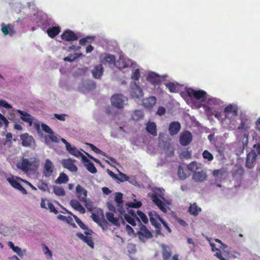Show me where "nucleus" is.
<instances>
[{
	"instance_id": "nucleus-1",
	"label": "nucleus",
	"mask_w": 260,
	"mask_h": 260,
	"mask_svg": "<svg viewBox=\"0 0 260 260\" xmlns=\"http://www.w3.org/2000/svg\"><path fill=\"white\" fill-rule=\"evenodd\" d=\"M238 111V106L235 103L230 104L224 108L222 124L226 126L228 129H233L237 124Z\"/></svg>"
},
{
	"instance_id": "nucleus-2",
	"label": "nucleus",
	"mask_w": 260,
	"mask_h": 260,
	"mask_svg": "<svg viewBox=\"0 0 260 260\" xmlns=\"http://www.w3.org/2000/svg\"><path fill=\"white\" fill-rule=\"evenodd\" d=\"M240 123L237 127V130L243 133L244 139L243 140V147L247 145L248 141L249 130L250 129L252 121L249 115L245 112H241L239 115Z\"/></svg>"
},
{
	"instance_id": "nucleus-3",
	"label": "nucleus",
	"mask_w": 260,
	"mask_h": 260,
	"mask_svg": "<svg viewBox=\"0 0 260 260\" xmlns=\"http://www.w3.org/2000/svg\"><path fill=\"white\" fill-rule=\"evenodd\" d=\"M164 195V189L160 188H155L153 190L151 199L161 211L166 213L167 211L168 205L171 204V202L165 199Z\"/></svg>"
},
{
	"instance_id": "nucleus-4",
	"label": "nucleus",
	"mask_w": 260,
	"mask_h": 260,
	"mask_svg": "<svg viewBox=\"0 0 260 260\" xmlns=\"http://www.w3.org/2000/svg\"><path fill=\"white\" fill-rule=\"evenodd\" d=\"M186 91L192 99L196 100L203 105H205L208 96L206 91L203 90H196L191 88H187Z\"/></svg>"
},
{
	"instance_id": "nucleus-5",
	"label": "nucleus",
	"mask_w": 260,
	"mask_h": 260,
	"mask_svg": "<svg viewBox=\"0 0 260 260\" xmlns=\"http://www.w3.org/2000/svg\"><path fill=\"white\" fill-rule=\"evenodd\" d=\"M112 105L116 109H123L127 105L128 98L122 94H115L111 98Z\"/></svg>"
},
{
	"instance_id": "nucleus-6",
	"label": "nucleus",
	"mask_w": 260,
	"mask_h": 260,
	"mask_svg": "<svg viewBox=\"0 0 260 260\" xmlns=\"http://www.w3.org/2000/svg\"><path fill=\"white\" fill-rule=\"evenodd\" d=\"M115 67L120 70H123L127 68H135L138 67V64L123 55H120L119 59L116 62Z\"/></svg>"
},
{
	"instance_id": "nucleus-7",
	"label": "nucleus",
	"mask_w": 260,
	"mask_h": 260,
	"mask_svg": "<svg viewBox=\"0 0 260 260\" xmlns=\"http://www.w3.org/2000/svg\"><path fill=\"white\" fill-rule=\"evenodd\" d=\"M7 181L15 189L18 190L23 194H26L27 193L26 190L21 185L20 183L24 181L19 177L10 175L6 177Z\"/></svg>"
},
{
	"instance_id": "nucleus-8",
	"label": "nucleus",
	"mask_w": 260,
	"mask_h": 260,
	"mask_svg": "<svg viewBox=\"0 0 260 260\" xmlns=\"http://www.w3.org/2000/svg\"><path fill=\"white\" fill-rule=\"evenodd\" d=\"M36 158L35 157L23 158L21 162L17 163V167L24 172H27L31 169L32 167L36 166Z\"/></svg>"
},
{
	"instance_id": "nucleus-9",
	"label": "nucleus",
	"mask_w": 260,
	"mask_h": 260,
	"mask_svg": "<svg viewBox=\"0 0 260 260\" xmlns=\"http://www.w3.org/2000/svg\"><path fill=\"white\" fill-rule=\"evenodd\" d=\"M130 94L133 99H140L144 96L142 89L136 81H133L130 84Z\"/></svg>"
},
{
	"instance_id": "nucleus-10",
	"label": "nucleus",
	"mask_w": 260,
	"mask_h": 260,
	"mask_svg": "<svg viewBox=\"0 0 260 260\" xmlns=\"http://www.w3.org/2000/svg\"><path fill=\"white\" fill-rule=\"evenodd\" d=\"M101 62L108 67L113 68L115 66V57L114 55L109 53H103L100 57Z\"/></svg>"
},
{
	"instance_id": "nucleus-11",
	"label": "nucleus",
	"mask_w": 260,
	"mask_h": 260,
	"mask_svg": "<svg viewBox=\"0 0 260 260\" xmlns=\"http://www.w3.org/2000/svg\"><path fill=\"white\" fill-rule=\"evenodd\" d=\"M140 230L138 232V235L140 240L144 242L147 239L152 237L151 233L147 229L146 226L140 223Z\"/></svg>"
},
{
	"instance_id": "nucleus-12",
	"label": "nucleus",
	"mask_w": 260,
	"mask_h": 260,
	"mask_svg": "<svg viewBox=\"0 0 260 260\" xmlns=\"http://www.w3.org/2000/svg\"><path fill=\"white\" fill-rule=\"evenodd\" d=\"M92 233V231L88 230V231H85L84 232V234L85 235L82 233H78L77 236L79 239L85 242L90 247L93 248L94 243L90 236Z\"/></svg>"
},
{
	"instance_id": "nucleus-13",
	"label": "nucleus",
	"mask_w": 260,
	"mask_h": 260,
	"mask_svg": "<svg viewBox=\"0 0 260 260\" xmlns=\"http://www.w3.org/2000/svg\"><path fill=\"white\" fill-rule=\"evenodd\" d=\"M223 105V102L219 99L213 98L208 95L205 106L209 108H218Z\"/></svg>"
},
{
	"instance_id": "nucleus-14",
	"label": "nucleus",
	"mask_w": 260,
	"mask_h": 260,
	"mask_svg": "<svg viewBox=\"0 0 260 260\" xmlns=\"http://www.w3.org/2000/svg\"><path fill=\"white\" fill-rule=\"evenodd\" d=\"M167 77V75L160 76L154 72H150L147 76V80L153 85H157L159 84Z\"/></svg>"
},
{
	"instance_id": "nucleus-15",
	"label": "nucleus",
	"mask_w": 260,
	"mask_h": 260,
	"mask_svg": "<svg viewBox=\"0 0 260 260\" xmlns=\"http://www.w3.org/2000/svg\"><path fill=\"white\" fill-rule=\"evenodd\" d=\"M1 29L3 34L4 37H6L8 35L10 37H12L15 33L14 25L12 24H5L3 22L1 24Z\"/></svg>"
},
{
	"instance_id": "nucleus-16",
	"label": "nucleus",
	"mask_w": 260,
	"mask_h": 260,
	"mask_svg": "<svg viewBox=\"0 0 260 260\" xmlns=\"http://www.w3.org/2000/svg\"><path fill=\"white\" fill-rule=\"evenodd\" d=\"M207 174L202 168L199 169L192 174V179L196 182H202L206 180Z\"/></svg>"
},
{
	"instance_id": "nucleus-17",
	"label": "nucleus",
	"mask_w": 260,
	"mask_h": 260,
	"mask_svg": "<svg viewBox=\"0 0 260 260\" xmlns=\"http://www.w3.org/2000/svg\"><path fill=\"white\" fill-rule=\"evenodd\" d=\"M54 165L53 162L49 159H46L43 171L44 176L46 177H49L52 175Z\"/></svg>"
},
{
	"instance_id": "nucleus-18",
	"label": "nucleus",
	"mask_w": 260,
	"mask_h": 260,
	"mask_svg": "<svg viewBox=\"0 0 260 260\" xmlns=\"http://www.w3.org/2000/svg\"><path fill=\"white\" fill-rule=\"evenodd\" d=\"M123 194L120 192H116L115 196V201L117 204V210L120 214L125 213L124 208L123 207Z\"/></svg>"
},
{
	"instance_id": "nucleus-19",
	"label": "nucleus",
	"mask_w": 260,
	"mask_h": 260,
	"mask_svg": "<svg viewBox=\"0 0 260 260\" xmlns=\"http://www.w3.org/2000/svg\"><path fill=\"white\" fill-rule=\"evenodd\" d=\"M148 215L151 224L156 228H159L160 224L158 222V221L161 222V220L162 219L154 211L149 212Z\"/></svg>"
},
{
	"instance_id": "nucleus-20",
	"label": "nucleus",
	"mask_w": 260,
	"mask_h": 260,
	"mask_svg": "<svg viewBox=\"0 0 260 260\" xmlns=\"http://www.w3.org/2000/svg\"><path fill=\"white\" fill-rule=\"evenodd\" d=\"M75 161L74 159L71 158L65 159L62 160V165L71 172H76L78 171V168L74 164Z\"/></svg>"
},
{
	"instance_id": "nucleus-21",
	"label": "nucleus",
	"mask_w": 260,
	"mask_h": 260,
	"mask_svg": "<svg viewBox=\"0 0 260 260\" xmlns=\"http://www.w3.org/2000/svg\"><path fill=\"white\" fill-rule=\"evenodd\" d=\"M22 145L24 147H30L35 142L32 136L27 133L22 134L20 136Z\"/></svg>"
},
{
	"instance_id": "nucleus-22",
	"label": "nucleus",
	"mask_w": 260,
	"mask_h": 260,
	"mask_svg": "<svg viewBox=\"0 0 260 260\" xmlns=\"http://www.w3.org/2000/svg\"><path fill=\"white\" fill-rule=\"evenodd\" d=\"M77 197L80 202H83L87 199V191L80 185H77L76 187Z\"/></svg>"
},
{
	"instance_id": "nucleus-23",
	"label": "nucleus",
	"mask_w": 260,
	"mask_h": 260,
	"mask_svg": "<svg viewBox=\"0 0 260 260\" xmlns=\"http://www.w3.org/2000/svg\"><path fill=\"white\" fill-rule=\"evenodd\" d=\"M192 140V135L188 131L183 132L180 135V142L182 145H188Z\"/></svg>"
},
{
	"instance_id": "nucleus-24",
	"label": "nucleus",
	"mask_w": 260,
	"mask_h": 260,
	"mask_svg": "<svg viewBox=\"0 0 260 260\" xmlns=\"http://www.w3.org/2000/svg\"><path fill=\"white\" fill-rule=\"evenodd\" d=\"M257 155L254 152H249L246 158V167L249 169L252 168L256 162Z\"/></svg>"
},
{
	"instance_id": "nucleus-25",
	"label": "nucleus",
	"mask_w": 260,
	"mask_h": 260,
	"mask_svg": "<svg viewBox=\"0 0 260 260\" xmlns=\"http://www.w3.org/2000/svg\"><path fill=\"white\" fill-rule=\"evenodd\" d=\"M61 39L67 41H73L78 39L77 36L71 30H65L61 35Z\"/></svg>"
},
{
	"instance_id": "nucleus-26",
	"label": "nucleus",
	"mask_w": 260,
	"mask_h": 260,
	"mask_svg": "<svg viewBox=\"0 0 260 260\" xmlns=\"http://www.w3.org/2000/svg\"><path fill=\"white\" fill-rule=\"evenodd\" d=\"M17 112L20 114V118L31 126L33 123L34 118L29 113L25 111L17 110Z\"/></svg>"
},
{
	"instance_id": "nucleus-27",
	"label": "nucleus",
	"mask_w": 260,
	"mask_h": 260,
	"mask_svg": "<svg viewBox=\"0 0 260 260\" xmlns=\"http://www.w3.org/2000/svg\"><path fill=\"white\" fill-rule=\"evenodd\" d=\"M82 161L84 164L86 169L91 173L94 174L97 172V170L94 167L93 164L91 162L85 155L82 156Z\"/></svg>"
},
{
	"instance_id": "nucleus-28",
	"label": "nucleus",
	"mask_w": 260,
	"mask_h": 260,
	"mask_svg": "<svg viewBox=\"0 0 260 260\" xmlns=\"http://www.w3.org/2000/svg\"><path fill=\"white\" fill-rule=\"evenodd\" d=\"M181 128V124L178 121H173L170 123L169 126V131L171 135H174L179 133Z\"/></svg>"
},
{
	"instance_id": "nucleus-29",
	"label": "nucleus",
	"mask_w": 260,
	"mask_h": 260,
	"mask_svg": "<svg viewBox=\"0 0 260 260\" xmlns=\"http://www.w3.org/2000/svg\"><path fill=\"white\" fill-rule=\"evenodd\" d=\"M156 102V98L152 96L144 99L142 101V105L146 108L151 109L155 105Z\"/></svg>"
},
{
	"instance_id": "nucleus-30",
	"label": "nucleus",
	"mask_w": 260,
	"mask_h": 260,
	"mask_svg": "<svg viewBox=\"0 0 260 260\" xmlns=\"http://www.w3.org/2000/svg\"><path fill=\"white\" fill-rule=\"evenodd\" d=\"M70 204L75 210L79 211L81 214L85 213V208L78 200L73 199L70 201Z\"/></svg>"
},
{
	"instance_id": "nucleus-31",
	"label": "nucleus",
	"mask_w": 260,
	"mask_h": 260,
	"mask_svg": "<svg viewBox=\"0 0 260 260\" xmlns=\"http://www.w3.org/2000/svg\"><path fill=\"white\" fill-rule=\"evenodd\" d=\"M91 72L92 76L94 78L100 79L104 72L103 65L100 64L95 66Z\"/></svg>"
},
{
	"instance_id": "nucleus-32",
	"label": "nucleus",
	"mask_w": 260,
	"mask_h": 260,
	"mask_svg": "<svg viewBox=\"0 0 260 260\" xmlns=\"http://www.w3.org/2000/svg\"><path fill=\"white\" fill-rule=\"evenodd\" d=\"M8 246L10 248L12 249V250L16 253L17 255H18L20 257H22L24 256L26 252V249H23V250L18 246H15L14 243L12 242H9L8 243Z\"/></svg>"
},
{
	"instance_id": "nucleus-33",
	"label": "nucleus",
	"mask_w": 260,
	"mask_h": 260,
	"mask_svg": "<svg viewBox=\"0 0 260 260\" xmlns=\"http://www.w3.org/2000/svg\"><path fill=\"white\" fill-rule=\"evenodd\" d=\"M44 139L46 144L50 145L51 141L55 143H59L60 141V137L57 135H54L53 133V134L45 136Z\"/></svg>"
},
{
	"instance_id": "nucleus-34",
	"label": "nucleus",
	"mask_w": 260,
	"mask_h": 260,
	"mask_svg": "<svg viewBox=\"0 0 260 260\" xmlns=\"http://www.w3.org/2000/svg\"><path fill=\"white\" fill-rule=\"evenodd\" d=\"M146 129L148 133L153 136H157L156 125L154 122H148L146 124Z\"/></svg>"
},
{
	"instance_id": "nucleus-35",
	"label": "nucleus",
	"mask_w": 260,
	"mask_h": 260,
	"mask_svg": "<svg viewBox=\"0 0 260 260\" xmlns=\"http://www.w3.org/2000/svg\"><path fill=\"white\" fill-rule=\"evenodd\" d=\"M202 211L201 208L196 203L190 204L188 208L189 213L194 216H197Z\"/></svg>"
},
{
	"instance_id": "nucleus-36",
	"label": "nucleus",
	"mask_w": 260,
	"mask_h": 260,
	"mask_svg": "<svg viewBox=\"0 0 260 260\" xmlns=\"http://www.w3.org/2000/svg\"><path fill=\"white\" fill-rule=\"evenodd\" d=\"M60 29L58 26L50 27L47 30L48 35L52 38L57 36L60 32Z\"/></svg>"
},
{
	"instance_id": "nucleus-37",
	"label": "nucleus",
	"mask_w": 260,
	"mask_h": 260,
	"mask_svg": "<svg viewBox=\"0 0 260 260\" xmlns=\"http://www.w3.org/2000/svg\"><path fill=\"white\" fill-rule=\"evenodd\" d=\"M165 85L171 92H177L180 90V86L178 83L169 82L166 83Z\"/></svg>"
},
{
	"instance_id": "nucleus-38",
	"label": "nucleus",
	"mask_w": 260,
	"mask_h": 260,
	"mask_svg": "<svg viewBox=\"0 0 260 260\" xmlns=\"http://www.w3.org/2000/svg\"><path fill=\"white\" fill-rule=\"evenodd\" d=\"M69 181L68 176L64 173H61L59 177L55 181V183L60 184L66 183Z\"/></svg>"
},
{
	"instance_id": "nucleus-39",
	"label": "nucleus",
	"mask_w": 260,
	"mask_h": 260,
	"mask_svg": "<svg viewBox=\"0 0 260 260\" xmlns=\"http://www.w3.org/2000/svg\"><path fill=\"white\" fill-rule=\"evenodd\" d=\"M106 217L107 219L112 223L115 225H119L120 224L119 220L118 218L114 217V214L111 212H107L106 213Z\"/></svg>"
},
{
	"instance_id": "nucleus-40",
	"label": "nucleus",
	"mask_w": 260,
	"mask_h": 260,
	"mask_svg": "<svg viewBox=\"0 0 260 260\" xmlns=\"http://www.w3.org/2000/svg\"><path fill=\"white\" fill-rule=\"evenodd\" d=\"M137 216L136 217V219L137 222L140 224L141 221L140 219L142 220V221L144 223H146L148 222V220L146 216V215L142 212L140 211H137Z\"/></svg>"
},
{
	"instance_id": "nucleus-41",
	"label": "nucleus",
	"mask_w": 260,
	"mask_h": 260,
	"mask_svg": "<svg viewBox=\"0 0 260 260\" xmlns=\"http://www.w3.org/2000/svg\"><path fill=\"white\" fill-rule=\"evenodd\" d=\"M67 150L72 155H74L77 157L80 156L82 158V156L84 155L81 153L75 147L72 146L70 145V148L67 149Z\"/></svg>"
},
{
	"instance_id": "nucleus-42",
	"label": "nucleus",
	"mask_w": 260,
	"mask_h": 260,
	"mask_svg": "<svg viewBox=\"0 0 260 260\" xmlns=\"http://www.w3.org/2000/svg\"><path fill=\"white\" fill-rule=\"evenodd\" d=\"M132 69V74H131V79L134 80V81H138L140 77V69L138 68V66L135 68H131Z\"/></svg>"
},
{
	"instance_id": "nucleus-43",
	"label": "nucleus",
	"mask_w": 260,
	"mask_h": 260,
	"mask_svg": "<svg viewBox=\"0 0 260 260\" xmlns=\"http://www.w3.org/2000/svg\"><path fill=\"white\" fill-rule=\"evenodd\" d=\"M122 215H124V218L128 223L133 226L136 225V222H137L136 217L131 216L129 215L126 214L125 212Z\"/></svg>"
},
{
	"instance_id": "nucleus-44",
	"label": "nucleus",
	"mask_w": 260,
	"mask_h": 260,
	"mask_svg": "<svg viewBox=\"0 0 260 260\" xmlns=\"http://www.w3.org/2000/svg\"><path fill=\"white\" fill-rule=\"evenodd\" d=\"M188 170L193 172H196L199 169H202L200 167V165L198 164L196 162H192L187 165Z\"/></svg>"
},
{
	"instance_id": "nucleus-45",
	"label": "nucleus",
	"mask_w": 260,
	"mask_h": 260,
	"mask_svg": "<svg viewBox=\"0 0 260 260\" xmlns=\"http://www.w3.org/2000/svg\"><path fill=\"white\" fill-rule=\"evenodd\" d=\"M161 247H162V250H162L163 258L165 260H167L171 256V252L169 251V249L167 246H166L165 245H162L161 246Z\"/></svg>"
},
{
	"instance_id": "nucleus-46",
	"label": "nucleus",
	"mask_w": 260,
	"mask_h": 260,
	"mask_svg": "<svg viewBox=\"0 0 260 260\" xmlns=\"http://www.w3.org/2000/svg\"><path fill=\"white\" fill-rule=\"evenodd\" d=\"M53 191L54 193L58 196H64L65 191L63 188L60 186H54Z\"/></svg>"
},
{
	"instance_id": "nucleus-47",
	"label": "nucleus",
	"mask_w": 260,
	"mask_h": 260,
	"mask_svg": "<svg viewBox=\"0 0 260 260\" xmlns=\"http://www.w3.org/2000/svg\"><path fill=\"white\" fill-rule=\"evenodd\" d=\"M144 116L143 112L141 110H136L132 115V118L135 120H138L143 118Z\"/></svg>"
},
{
	"instance_id": "nucleus-48",
	"label": "nucleus",
	"mask_w": 260,
	"mask_h": 260,
	"mask_svg": "<svg viewBox=\"0 0 260 260\" xmlns=\"http://www.w3.org/2000/svg\"><path fill=\"white\" fill-rule=\"evenodd\" d=\"M57 218L60 220L67 222L68 223L71 224L73 225V227H76L75 224L74 223H72L73 221V219L71 217H67L62 215H59L57 216Z\"/></svg>"
},
{
	"instance_id": "nucleus-49",
	"label": "nucleus",
	"mask_w": 260,
	"mask_h": 260,
	"mask_svg": "<svg viewBox=\"0 0 260 260\" xmlns=\"http://www.w3.org/2000/svg\"><path fill=\"white\" fill-rule=\"evenodd\" d=\"M86 144L89 146V148H91L92 150H93L96 153L101 154L103 156H106V153L104 152L95 147L93 144L90 143H87Z\"/></svg>"
},
{
	"instance_id": "nucleus-50",
	"label": "nucleus",
	"mask_w": 260,
	"mask_h": 260,
	"mask_svg": "<svg viewBox=\"0 0 260 260\" xmlns=\"http://www.w3.org/2000/svg\"><path fill=\"white\" fill-rule=\"evenodd\" d=\"M43 251L44 254L45 255L46 257L47 258H48V259L52 258V253L50 250V249H49L48 246H47L45 245H44L43 247Z\"/></svg>"
},
{
	"instance_id": "nucleus-51",
	"label": "nucleus",
	"mask_w": 260,
	"mask_h": 260,
	"mask_svg": "<svg viewBox=\"0 0 260 260\" xmlns=\"http://www.w3.org/2000/svg\"><path fill=\"white\" fill-rule=\"evenodd\" d=\"M126 206L128 207L138 208L142 206V203L141 202L137 201L135 200L134 202L126 203Z\"/></svg>"
},
{
	"instance_id": "nucleus-52",
	"label": "nucleus",
	"mask_w": 260,
	"mask_h": 260,
	"mask_svg": "<svg viewBox=\"0 0 260 260\" xmlns=\"http://www.w3.org/2000/svg\"><path fill=\"white\" fill-rule=\"evenodd\" d=\"M66 211L68 213H69V214H70L73 216L74 219H75L76 222L78 223V224L79 225V226L81 229H82L83 230L86 229V226H85V225L82 222V221L79 218L77 217V216L73 215L71 212H69L67 210H66Z\"/></svg>"
},
{
	"instance_id": "nucleus-53",
	"label": "nucleus",
	"mask_w": 260,
	"mask_h": 260,
	"mask_svg": "<svg viewBox=\"0 0 260 260\" xmlns=\"http://www.w3.org/2000/svg\"><path fill=\"white\" fill-rule=\"evenodd\" d=\"M37 187L38 188L43 191H48L49 187L48 184L45 182H39Z\"/></svg>"
},
{
	"instance_id": "nucleus-54",
	"label": "nucleus",
	"mask_w": 260,
	"mask_h": 260,
	"mask_svg": "<svg viewBox=\"0 0 260 260\" xmlns=\"http://www.w3.org/2000/svg\"><path fill=\"white\" fill-rule=\"evenodd\" d=\"M214 117L217 118L218 120H219L221 123L222 124V120L224 118V114L223 113H222L221 112L219 111L214 110L213 113Z\"/></svg>"
},
{
	"instance_id": "nucleus-55",
	"label": "nucleus",
	"mask_w": 260,
	"mask_h": 260,
	"mask_svg": "<svg viewBox=\"0 0 260 260\" xmlns=\"http://www.w3.org/2000/svg\"><path fill=\"white\" fill-rule=\"evenodd\" d=\"M178 175L180 179L181 180H184L187 177L186 174L184 172L183 168L180 166L178 168Z\"/></svg>"
},
{
	"instance_id": "nucleus-56",
	"label": "nucleus",
	"mask_w": 260,
	"mask_h": 260,
	"mask_svg": "<svg viewBox=\"0 0 260 260\" xmlns=\"http://www.w3.org/2000/svg\"><path fill=\"white\" fill-rule=\"evenodd\" d=\"M41 127L42 130L45 132L46 133L48 134L49 135L53 134V131L52 129L47 124L42 123L41 124Z\"/></svg>"
},
{
	"instance_id": "nucleus-57",
	"label": "nucleus",
	"mask_w": 260,
	"mask_h": 260,
	"mask_svg": "<svg viewBox=\"0 0 260 260\" xmlns=\"http://www.w3.org/2000/svg\"><path fill=\"white\" fill-rule=\"evenodd\" d=\"M82 202L84 204V206L89 211H91L92 210L93 203L90 199H86Z\"/></svg>"
},
{
	"instance_id": "nucleus-58",
	"label": "nucleus",
	"mask_w": 260,
	"mask_h": 260,
	"mask_svg": "<svg viewBox=\"0 0 260 260\" xmlns=\"http://www.w3.org/2000/svg\"><path fill=\"white\" fill-rule=\"evenodd\" d=\"M203 156L205 159L211 161L213 159V155L207 150H205L203 153Z\"/></svg>"
},
{
	"instance_id": "nucleus-59",
	"label": "nucleus",
	"mask_w": 260,
	"mask_h": 260,
	"mask_svg": "<svg viewBox=\"0 0 260 260\" xmlns=\"http://www.w3.org/2000/svg\"><path fill=\"white\" fill-rule=\"evenodd\" d=\"M46 209L49 210L50 212L54 213V214H57L58 213V211L50 201L47 202V208Z\"/></svg>"
},
{
	"instance_id": "nucleus-60",
	"label": "nucleus",
	"mask_w": 260,
	"mask_h": 260,
	"mask_svg": "<svg viewBox=\"0 0 260 260\" xmlns=\"http://www.w3.org/2000/svg\"><path fill=\"white\" fill-rule=\"evenodd\" d=\"M128 179L129 177L127 176H126L125 174L120 172L119 176H118V178H117L116 180H118L120 182H124L125 181H128Z\"/></svg>"
},
{
	"instance_id": "nucleus-61",
	"label": "nucleus",
	"mask_w": 260,
	"mask_h": 260,
	"mask_svg": "<svg viewBox=\"0 0 260 260\" xmlns=\"http://www.w3.org/2000/svg\"><path fill=\"white\" fill-rule=\"evenodd\" d=\"M94 39V37L88 36L86 38L81 39L79 41V43L81 45H84L86 43L89 41V40H93Z\"/></svg>"
},
{
	"instance_id": "nucleus-62",
	"label": "nucleus",
	"mask_w": 260,
	"mask_h": 260,
	"mask_svg": "<svg viewBox=\"0 0 260 260\" xmlns=\"http://www.w3.org/2000/svg\"><path fill=\"white\" fill-rule=\"evenodd\" d=\"M127 250L129 253L134 254L136 252V246L132 244H129L127 246Z\"/></svg>"
},
{
	"instance_id": "nucleus-63",
	"label": "nucleus",
	"mask_w": 260,
	"mask_h": 260,
	"mask_svg": "<svg viewBox=\"0 0 260 260\" xmlns=\"http://www.w3.org/2000/svg\"><path fill=\"white\" fill-rule=\"evenodd\" d=\"M216 252L214 253V256L217 257L220 260H226L222 255L221 251L219 249H216Z\"/></svg>"
},
{
	"instance_id": "nucleus-64",
	"label": "nucleus",
	"mask_w": 260,
	"mask_h": 260,
	"mask_svg": "<svg viewBox=\"0 0 260 260\" xmlns=\"http://www.w3.org/2000/svg\"><path fill=\"white\" fill-rule=\"evenodd\" d=\"M253 150L251 152H254L255 154L257 153L260 154V143L258 142L254 144L253 146Z\"/></svg>"
}]
</instances>
